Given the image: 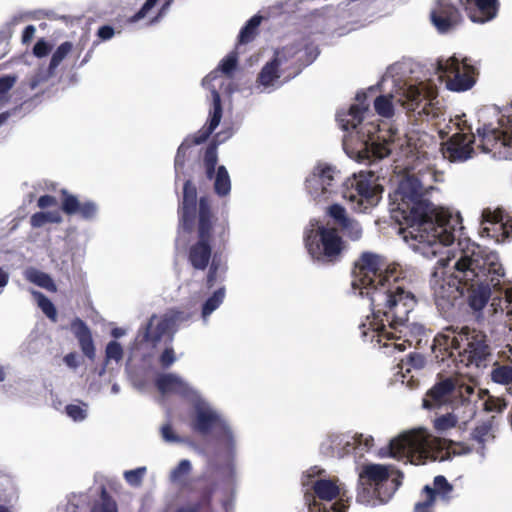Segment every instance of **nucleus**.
Instances as JSON below:
<instances>
[{
    "instance_id": "1",
    "label": "nucleus",
    "mask_w": 512,
    "mask_h": 512,
    "mask_svg": "<svg viewBox=\"0 0 512 512\" xmlns=\"http://www.w3.org/2000/svg\"><path fill=\"white\" fill-rule=\"evenodd\" d=\"M352 287L359 290L361 296L370 301L373 319L359 325L364 340L378 343L382 339L399 341L403 328L406 327L409 313L416 306L417 300L410 290V280L404 275L398 264H388L385 257L363 252L355 261L352 270ZM399 351L411 346L403 340L395 342Z\"/></svg>"
},
{
    "instance_id": "2",
    "label": "nucleus",
    "mask_w": 512,
    "mask_h": 512,
    "mask_svg": "<svg viewBox=\"0 0 512 512\" xmlns=\"http://www.w3.org/2000/svg\"><path fill=\"white\" fill-rule=\"evenodd\" d=\"M433 179L434 171L428 164L418 161L406 167L398 187L389 195L391 213L400 225H406L405 240L448 246L455 240L454 231L461 218L457 215L453 219L447 210L435 207L425 198Z\"/></svg>"
},
{
    "instance_id": "3",
    "label": "nucleus",
    "mask_w": 512,
    "mask_h": 512,
    "mask_svg": "<svg viewBox=\"0 0 512 512\" xmlns=\"http://www.w3.org/2000/svg\"><path fill=\"white\" fill-rule=\"evenodd\" d=\"M455 268L462 274L461 296L465 297L468 307L479 317L490 300L491 287L500 286L501 278L505 275L504 268L496 254L487 253L475 243L463 250Z\"/></svg>"
},
{
    "instance_id": "4",
    "label": "nucleus",
    "mask_w": 512,
    "mask_h": 512,
    "mask_svg": "<svg viewBox=\"0 0 512 512\" xmlns=\"http://www.w3.org/2000/svg\"><path fill=\"white\" fill-rule=\"evenodd\" d=\"M433 351L441 352V360L457 355L465 366L480 367L491 356L492 348L487 334L468 325H449L436 334Z\"/></svg>"
},
{
    "instance_id": "5",
    "label": "nucleus",
    "mask_w": 512,
    "mask_h": 512,
    "mask_svg": "<svg viewBox=\"0 0 512 512\" xmlns=\"http://www.w3.org/2000/svg\"><path fill=\"white\" fill-rule=\"evenodd\" d=\"M197 241L188 251V260L196 270H205L212 256V246L217 249H225L230 236L228 220H218L214 217L208 198L199 200L197 217Z\"/></svg>"
},
{
    "instance_id": "6",
    "label": "nucleus",
    "mask_w": 512,
    "mask_h": 512,
    "mask_svg": "<svg viewBox=\"0 0 512 512\" xmlns=\"http://www.w3.org/2000/svg\"><path fill=\"white\" fill-rule=\"evenodd\" d=\"M439 444L438 438L426 429L418 428L392 439L386 448L380 450V455L420 465L425 464L428 459H436L435 451Z\"/></svg>"
},
{
    "instance_id": "7",
    "label": "nucleus",
    "mask_w": 512,
    "mask_h": 512,
    "mask_svg": "<svg viewBox=\"0 0 512 512\" xmlns=\"http://www.w3.org/2000/svg\"><path fill=\"white\" fill-rule=\"evenodd\" d=\"M304 246L312 260L321 265H335L343 259L348 244L338 228L329 225H317L305 229Z\"/></svg>"
},
{
    "instance_id": "8",
    "label": "nucleus",
    "mask_w": 512,
    "mask_h": 512,
    "mask_svg": "<svg viewBox=\"0 0 512 512\" xmlns=\"http://www.w3.org/2000/svg\"><path fill=\"white\" fill-rule=\"evenodd\" d=\"M437 72L441 78L446 79V87L450 91L464 92L476 83L477 70L468 58L460 61L456 56H451L446 60H438Z\"/></svg>"
},
{
    "instance_id": "9",
    "label": "nucleus",
    "mask_w": 512,
    "mask_h": 512,
    "mask_svg": "<svg viewBox=\"0 0 512 512\" xmlns=\"http://www.w3.org/2000/svg\"><path fill=\"white\" fill-rule=\"evenodd\" d=\"M211 94L213 108L209 113V119L200 130H198L193 135L187 136L178 147L174 159V166L176 171L182 170L184 168L186 162V155L189 148H191L194 145L204 143L214 132V130L217 128L221 121L223 114L221 96L215 88L211 90Z\"/></svg>"
},
{
    "instance_id": "10",
    "label": "nucleus",
    "mask_w": 512,
    "mask_h": 512,
    "mask_svg": "<svg viewBox=\"0 0 512 512\" xmlns=\"http://www.w3.org/2000/svg\"><path fill=\"white\" fill-rule=\"evenodd\" d=\"M191 428L202 436L217 432V440L222 443L229 453L235 448L233 433L220 415L210 408L198 407L191 422Z\"/></svg>"
},
{
    "instance_id": "11",
    "label": "nucleus",
    "mask_w": 512,
    "mask_h": 512,
    "mask_svg": "<svg viewBox=\"0 0 512 512\" xmlns=\"http://www.w3.org/2000/svg\"><path fill=\"white\" fill-rule=\"evenodd\" d=\"M436 98L437 95L433 90L425 91L423 88L411 85L404 93L402 105L416 121H424L440 115L441 110Z\"/></svg>"
},
{
    "instance_id": "12",
    "label": "nucleus",
    "mask_w": 512,
    "mask_h": 512,
    "mask_svg": "<svg viewBox=\"0 0 512 512\" xmlns=\"http://www.w3.org/2000/svg\"><path fill=\"white\" fill-rule=\"evenodd\" d=\"M382 189L372 184L371 180L360 174L349 181L343 191V197L355 204L354 209L359 212H366L378 204L381 198Z\"/></svg>"
},
{
    "instance_id": "13",
    "label": "nucleus",
    "mask_w": 512,
    "mask_h": 512,
    "mask_svg": "<svg viewBox=\"0 0 512 512\" xmlns=\"http://www.w3.org/2000/svg\"><path fill=\"white\" fill-rule=\"evenodd\" d=\"M430 20L439 33L445 34L461 25L463 16L450 0H436L430 12Z\"/></svg>"
},
{
    "instance_id": "14",
    "label": "nucleus",
    "mask_w": 512,
    "mask_h": 512,
    "mask_svg": "<svg viewBox=\"0 0 512 512\" xmlns=\"http://www.w3.org/2000/svg\"><path fill=\"white\" fill-rule=\"evenodd\" d=\"M462 274L456 277H447L436 280L433 286V296L438 309L450 310L455 301L461 296Z\"/></svg>"
},
{
    "instance_id": "15",
    "label": "nucleus",
    "mask_w": 512,
    "mask_h": 512,
    "mask_svg": "<svg viewBox=\"0 0 512 512\" xmlns=\"http://www.w3.org/2000/svg\"><path fill=\"white\" fill-rule=\"evenodd\" d=\"M194 481L201 483V487L197 490L198 498L195 501L179 505L173 512H214L213 497L217 490V483L209 480L206 475H201Z\"/></svg>"
},
{
    "instance_id": "16",
    "label": "nucleus",
    "mask_w": 512,
    "mask_h": 512,
    "mask_svg": "<svg viewBox=\"0 0 512 512\" xmlns=\"http://www.w3.org/2000/svg\"><path fill=\"white\" fill-rule=\"evenodd\" d=\"M474 135L455 133L443 145L442 151L445 158L451 162L465 161L474 153Z\"/></svg>"
},
{
    "instance_id": "17",
    "label": "nucleus",
    "mask_w": 512,
    "mask_h": 512,
    "mask_svg": "<svg viewBox=\"0 0 512 512\" xmlns=\"http://www.w3.org/2000/svg\"><path fill=\"white\" fill-rule=\"evenodd\" d=\"M468 18L473 23L484 24L496 18L499 9V0H459Z\"/></svg>"
},
{
    "instance_id": "18",
    "label": "nucleus",
    "mask_w": 512,
    "mask_h": 512,
    "mask_svg": "<svg viewBox=\"0 0 512 512\" xmlns=\"http://www.w3.org/2000/svg\"><path fill=\"white\" fill-rule=\"evenodd\" d=\"M455 390V381L448 377L436 382L423 398L422 406L425 409H438L450 402Z\"/></svg>"
},
{
    "instance_id": "19",
    "label": "nucleus",
    "mask_w": 512,
    "mask_h": 512,
    "mask_svg": "<svg viewBox=\"0 0 512 512\" xmlns=\"http://www.w3.org/2000/svg\"><path fill=\"white\" fill-rule=\"evenodd\" d=\"M62 202L61 209L68 215H78L83 220H92L98 212V205L92 200L80 202L79 199L70 194L66 189L61 190Z\"/></svg>"
},
{
    "instance_id": "20",
    "label": "nucleus",
    "mask_w": 512,
    "mask_h": 512,
    "mask_svg": "<svg viewBox=\"0 0 512 512\" xmlns=\"http://www.w3.org/2000/svg\"><path fill=\"white\" fill-rule=\"evenodd\" d=\"M357 104L350 106L347 112L337 114V120L344 131L356 129L363 121L365 112L368 111L367 93L358 92L355 97Z\"/></svg>"
},
{
    "instance_id": "21",
    "label": "nucleus",
    "mask_w": 512,
    "mask_h": 512,
    "mask_svg": "<svg viewBox=\"0 0 512 512\" xmlns=\"http://www.w3.org/2000/svg\"><path fill=\"white\" fill-rule=\"evenodd\" d=\"M197 204V189L191 180L183 185V199L179 207V217L183 229L190 232L193 228Z\"/></svg>"
},
{
    "instance_id": "22",
    "label": "nucleus",
    "mask_w": 512,
    "mask_h": 512,
    "mask_svg": "<svg viewBox=\"0 0 512 512\" xmlns=\"http://www.w3.org/2000/svg\"><path fill=\"white\" fill-rule=\"evenodd\" d=\"M174 324L175 319L172 317L153 315L146 324L142 341L155 346L163 337L170 334Z\"/></svg>"
},
{
    "instance_id": "23",
    "label": "nucleus",
    "mask_w": 512,
    "mask_h": 512,
    "mask_svg": "<svg viewBox=\"0 0 512 512\" xmlns=\"http://www.w3.org/2000/svg\"><path fill=\"white\" fill-rule=\"evenodd\" d=\"M327 215L333 219L334 224L337 225L343 232L352 240H358L362 235V228L360 224L350 218L343 206L340 204H332L327 207Z\"/></svg>"
},
{
    "instance_id": "24",
    "label": "nucleus",
    "mask_w": 512,
    "mask_h": 512,
    "mask_svg": "<svg viewBox=\"0 0 512 512\" xmlns=\"http://www.w3.org/2000/svg\"><path fill=\"white\" fill-rule=\"evenodd\" d=\"M155 386L162 394L175 393L182 397H189L193 394L189 384L172 373L159 375L155 380Z\"/></svg>"
},
{
    "instance_id": "25",
    "label": "nucleus",
    "mask_w": 512,
    "mask_h": 512,
    "mask_svg": "<svg viewBox=\"0 0 512 512\" xmlns=\"http://www.w3.org/2000/svg\"><path fill=\"white\" fill-rule=\"evenodd\" d=\"M71 330L77 338L83 354L93 361L95 359V345L88 325L82 319L75 318L71 322Z\"/></svg>"
},
{
    "instance_id": "26",
    "label": "nucleus",
    "mask_w": 512,
    "mask_h": 512,
    "mask_svg": "<svg viewBox=\"0 0 512 512\" xmlns=\"http://www.w3.org/2000/svg\"><path fill=\"white\" fill-rule=\"evenodd\" d=\"M302 48L299 44L293 43L278 49L274 53L273 59L283 67V70L290 68L299 69L301 64H298L297 55L301 52Z\"/></svg>"
},
{
    "instance_id": "27",
    "label": "nucleus",
    "mask_w": 512,
    "mask_h": 512,
    "mask_svg": "<svg viewBox=\"0 0 512 512\" xmlns=\"http://www.w3.org/2000/svg\"><path fill=\"white\" fill-rule=\"evenodd\" d=\"M314 494L320 499L325 501H332L340 494V489L337 484L330 479L316 480L312 486Z\"/></svg>"
},
{
    "instance_id": "28",
    "label": "nucleus",
    "mask_w": 512,
    "mask_h": 512,
    "mask_svg": "<svg viewBox=\"0 0 512 512\" xmlns=\"http://www.w3.org/2000/svg\"><path fill=\"white\" fill-rule=\"evenodd\" d=\"M25 279L41 288L46 289L49 292H56L57 286L54 283L51 276L45 272H42L36 268H27L24 272Z\"/></svg>"
},
{
    "instance_id": "29",
    "label": "nucleus",
    "mask_w": 512,
    "mask_h": 512,
    "mask_svg": "<svg viewBox=\"0 0 512 512\" xmlns=\"http://www.w3.org/2000/svg\"><path fill=\"white\" fill-rule=\"evenodd\" d=\"M360 478L366 479L369 484L377 486L388 480L389 472L386 467L380 464H369L363 467Z\"/></svg>"
},
{
    "instance_id": "30",
    "label": "nucleus",
    "mask_w": 512,
    "mask_h": 512,
    "mask_svg": "<svg viewBox=\"0 0 512 512\" xmlns=\"http://www.w3.org/2000/svg\"><path fill=\"white\" fill-rule=\"evenodd\" d=\"M280 67L274 59L267 62L259 72L257 82L265 87L272 85L281 76Z\"/></svg>"
},
{
    "instance_id": "31",
    "label": "nucleus",
    "mask_w": 512,
    "mask_h": 512,
    "mask_svg": "<svg viewBox=\"0 0 512 512\" xmlns=\"http://www.w3.org/2000/svg\"><path fill=\"white\" fill-rule=\"evenodd\" d=\"M305 186L307 192L314 198L319 199L322 196H325L326 194H329L330 188L325 186L322 181L321 177L316 171V168L314 167L312 173L306 178Z\"/></svg>"
},
{
    "instance_id": "32",
    "label": "nucleus",
    "mask_w": 512,
    "mask_h": 512,
    "mask_svg": "<svg viewBox=\"0 0 512 512\" xmlns=\"http://www.w3.org/2000/svg\"><path fill=\"white\" fill-rule=\"evenodd\" d=\"M490 377L491 380L497 384H512V362L507 364L495 362L492 366Z\"/></svg>"
},
{
    "instance_id": "33",
    "label": "nucleus",
    "mask_w": 512,
    "mask_h": 512,
    "mask_svg": "<svg viewBox=\"0 0 512 512\" xmlns=\"http://www.w3.org/2000/svg\"><path fill=\"white\" fill-rule=\"evenodd\" d=\"M483 218L486 222L500 224V226L503 228L504 236L508 237L510 233H512V220H510L502 210L497 209L495 211H484Z\"/></svg>"
},
{
    "instance_id": "34",
    "label": "nucleus",
    "mask_w": 512,
    "mask_h": 512,
    "mask_svg": "<svg viewBox=\"0 0 512 512\" xmlns=\"http://www.w3.org/2000/svg\"><path fill=\"white\" fill-rule=\"evenodd\" d=\"M262 21V17L254 15L242 27L238 36V44H247L254 40L258 33V27Z\"/></svg>"
},
{
    "instance_id": "35",
    "label": "nucleus",
    "mask_w": 512,
    "mask_h": 512,
    "mask_svg": "<svg viewBox=\"0 0 512 512\" xmlns=\"http://www.w3.org/2000/svg\"><path fill=\"white\" fill-rule=\"evenodd\" d=\"M426 364L425 357L420 353H410L405 359H402L399 366L402 373V382H405V378L410 374L411 369L420 370Z\"/></svg>"
},
{
    "instance_id": "36",
    "label": "nucleus",
    "mask_w": 512,
    "mask_h": 512,
    "mask_svg": "<svg viewBox=\"0 0 512 512\" xmlns=\"http://www.w3.org/2000/svg\"><path fill=\"white\" fill-rule=\"evenodd\" d=\"M214 191L218 196H227L231 191V181L225 166H218L214 181Z\"/></svg>"
},
{
    "instance_id": "37",
    "label": "nucleus",
    "mask_w": 512,
    "mask_h": 512,
    "mask_svg": "<svg viewBox=\"0 0 512 512\" xmlns=\"http://www.w3.org/2000/svg\"><path fill=\"white\" fill-rule=\"evenodd\" d=\"M315 168L321 177L322 183L330 188L329 194H331L337 185L339 172L334 166L328 164H318Z\"/></svg>"
},
{
    "instance_id": "38",
    "label": "nucleus",
    "mask_w": 512,
    "mask_h": 512,
    "mask_svg": "<svg viewBox=\"0 0 512 512\" xmlns=\"http://www.w3.org/2000/svg\"><path fill=\"white\" fill-rule=\"evenodd\" d=\"M72 50L73 44L70 41H65L57 47V49L52 54L50 63L48 65L49 75L55 74V71L58 68V66L68 56V54L71 53Z\"/></svg>"
},
{
    "instance_id": "39",
    "label": "nucleus",
    "mask_w": 512,
    "mask_h": 512,
    "mask_svg": "<svg viewBox=\"0 0 512 512\" xmlns=\"http://www.w3.org/2000/svg\"><path fill=\"white\" fill-rule=\"evenodd\" d=\"M62 222V216L58 211H48V212H36L30 217V225L33 228H40L44 226L46 223H55L59 224Z\"/></svg>"
},
{
    "instance_id": "40",
    "label": "nucleus",
    "mask_w": 512,
    "mask_h": 512,
    "mask_svg": "<svg viewBox=\"0 0 512 512\" xmlns=\"http://www.w3.org/2000/svg\"><path fill=\"white\" fill-rule=\"evenodd\" d=\"M494 419L495 417L492 416L490 419L478 424L471 432V439L484 447L487 439L490 436L493 437L491 432Z\"/></svg>"
},
{
    "instance_id": "41",
    "label": "nucleus",
    "mask_w": 512,
    "mask_h": 512,
    "mask_svg": "<svg viewBox=\"0 0 512 512\" xmlns=\"http://www.w3.org/2000/svg\"><path fill=\"white\" fill-rule=\"evenodd\" d=\"M91 512H118L116 501L108 493L105 487H102L100 501L94 503Z\"/></svg>"
},
{
    "instance_id": "42",
    "label": "nucleus",
    "mask_w": 512,
    "mask_h": 512,
    "mask_svg": "<svg viewBox=\"0 0 512 512\" xmlns=\"http://www.w3.org/2000/svg\"><path fill=\"white\" fill-rule=\"evenodd\" d=\"M477 134L481 139V146L485 150H490V146L493 147L501 136V132L499 130L491 128L490 126L478 128Z\"/></svg>"
},
{
    "instance_id": "43",
    "label": "nucleus",
    "mask_w": 512,
    "mask_h": 512,
    "mask_svg": "<svg viewBox=\"0 0 512 512\" xmlns=\"http://www.w3.org/2000/svg\"><path fill=\"white\" fill-rule=\"evenodd\" d=\"M225 297L224 287L216 290L202 306V317L206 319L213 311H215L223 302Z\"/></svg>"
},
{
    "instance_id": "44",
    "label": "nucleus",
    "mask_w": 512,
    "mask_h": 512,
    "mask_svg": "<svg viewBox=\"0 0 512 512\" xmlns=\"http://www.w3.org/2000/svg\"><path fill=\"white\" fill-rule=\"evenodd\" d=\"M375 111L382 117L389 118L394 114L391 95H380L374 100Z\"/></svg>"
},
{
    "instance_id": "45",
    "label": "nucleus",
    "mask_w": 512,
    "mask_h": 512,
    "mask_svg": "<svg viewBox=\"0 0 512 512\" xmlns=\"http://www.w3.org/2000/svg\"><path fill=\"white\" fill-rule=\"evenodd\" d=\"M191 471V462L187 459H183L174 469L171 470L169 479L172 483L181 484L183 482V478L188 476Z\"/></svg>"
},
{
    "instance_id": "46",
    "label": "nucleus",
    "mask_w": 512,
    "mask_h": 512,
    "mask_svg": "<svg viewBox=\"0 0 512 512\" xmlns=\"http://www.w3.org/2000/svg\"><path fill=\"white\" fill-rule=\"evenodd\" d=\"M33 296L36 298L38 306L43 313L51 320L56 321L57 311L54 304L41 292L32 291Z\"/></svg>"
},
{
    "instance_id": "47",
    "label": "nucleus",
    "mask_w": 512,
    "mask_h": 512,
    "mask_svg": "<svg viewBox=\"0 0 512 512\" xmlns=\"http://www.w3.org/2000/svg\"><path fill=\"white\" fill-rule=\"evenodd\" d=\"M17 82L16 75H4L0 77V105L9 101V92Z\"/></svg>"
},
{
    "instance_id": "48",
    "label": "nucleus",
    "mask_w": 512,
    "mask_h": 512,
    "mask_svg": "<svg viewBox=\"0 0 512 512\" xmlns=\"http://www.w3.org/2000/svg\"><path fill=\"white\" fill-rule=\"evenodd\" d=\"M508 407V402L501 397L489 395L483 403L486 412L502 413Z\"/></svg>"
},
{
    "instance_id": "49",
    "label": "nucleus",
    "mask_w": 512,
    "mask_h": 512,
    "mask_svg": "<svg viewBox=\"0 0 512 512\" xmlns=\"http://www.w3.org/2000/svg\"><path fill=\"white\" fill-rule=\"evenodd\" d=\"M457 422V417L454 414L447 413L445 415L437 417L433 421V427L437 432L442 433L455 427Z\"/></svg>"
},
{
    "instance_id": "50",
    "label": "nucleus",
    "mask_w": 512,
    "mask_h": 512,
    "mask_svg": "<svg viewBox=\"0 0 512 512\" xmlns=\"http://www.w3.org/2000/svg\"><path fill=\"white\" fill-rule=\"evenodd\" d=\"M238 64V53L236 51L230 52L223 58L218 66V69L226 76H231L235 71Z\"/></svg>"
},
{
    "instance_id": "51",
    "label": "nucleus",
    "mask_w": 512,
    "mask_h": 512,
    "mask_svg": "<svg viewBox=\"0 0 512 512\" xmlns=\"http://www.w3.org/2000/svg\"><path fill=\"white\" fill-rule=\"evenodd\" d=\"M433 485L434 487H430V490L434 492V502L436 501L437 494L446 496L453 489L452 485L447 481V479L443 475L436 476L434 478Z\"/></svg>"
},
{
    "instance_id": "52",
    "label": "nucleus",
    "mask_w": 512,
    "mask_h": 512,
    "mask_svg": "<svg viewBox=\"0 0 512 512\" xmlns=\"http://www.w3.org/2000/svg\"><path fill=\"white\" fill-rule=\"evenodd\" d=\"M217 146L218 143L216 141L211 142L205 149L204 152V166H216L218 162L217 155Z\"/></svg>"
},
{
    "instance_id": "53",
    "label": "nucleus",
    "mask_w": 512,
    "mask_h": 512,
    "mask_svg": "<svg viewBox=\"0 0 512 512\" xmlns=\"http://www.w3.org/2000/svg\"><path fill=\"white\" fill-rule=\"evenodd\" d=\"M106 358L119 361L123 357V348L117 341H111L106 346Z\"/></svg>"
},
{
    "instance_id": "54",
    "label": "nucleus",
    "mask_w": 512,
    "mask_h": 512,
    "mask_svg": "<svg viewBox=\"0 0 512 512\" xmlns=\"http://www.w3.org/2000/svg\"><path fill=\"white\" fill-rule=\"evenodd\" d=\"M220 266H221L220 260H217L216 254H215L211 261L209 271L207 274V279H206V284L209 289L212 288L217 281V274L220 269Z\"/></svg>"
},
{
    "instance_id": "55",
    "label": "nucleus",
    "mask_w": 512,
    "mask_h": 512,
    "mask_svg": "<svg viewBox=\"0 0 512 512\" xmlns=\"http://www.w3.org/2000/svg\"><path fill=\"white\" fill-rule=\"evenodd\" d=\"M53 46L45 39H39L33 47V54L37 58H43L52 51Z\"/></svg>"
},
{
    "instance_id": "56",
    "label": "nucleus",
    "mask_w": 512,
    "mask_h": 512,
    "mask_svg": "<svg viewBox=\"0 0 512 512\" xmlns=\"http://www.w3.org/2000/svg\"><path fill=\"white\" fill-rule=\"evenodd\" d=\"M67 415L74 421H82L86 418V410L80 405L69 404L65 407Z\"/></svg>"
},
{
    "instance_id": "57",
    "label": "nucleus",
    "mask_w": 512,
    "mask_h": 512,
    "mask_svg": "<svg viewBox=\"0 0 512 512\" xmlns=\"http://www.w3.org/2000/svg\"><path fill=\"white\" fill-rule=\"evenodd\" d=\"M175 360V352L174 349L171 347L165 348L159 357V363L161 367L164 369L169 368L175 362Z\"/></svg>"
},
{
    "instance_id": "58",
    "label": "nucleus",
    "mask_w": 512,
    "mask_h": 512,
    "mask_svg": "<svg viewBox=\"0 0 512 512\" xmlns=\"http://www.w3.org/2000/svg\"><path fill=\"white\" fill-rule=\"evenodd\" d=\"M144 472L145 468L128 470L124 473V477L129 484L137 486L141 483Z\"/></svg>"
},
{
    "instance_id": "59",
    "label": "nucleus",
    "mask_w": 512,
    "mask_h": 512,
    "mask_svg": "<svg viewBox=\"0 0 512 512\" xmlns=\"http://www.w3.org/2000/svg\"><path fill=\"white\" fill-rule=\"evenodd\" d=\"M159 0H146L141 9L131 17V22H136L144 18L148 12L156 5Z\"/></svg>"
},
{
    "instance_id": "60",
    "label": "nucleus",
    "mask_w": 512,
    "mask_h": 512,
    "mask_svg": "<svg viewBox=\"0 0 512 512\" xmlns=\"http://www.w3.org/2000/svg\"><path fill=\"white\" fill-rule=\"evenodd\" d=\"M372 156L376 159H382L390 154V149L385 144L371 143Z\"/></svg>"
},
{
    "instance_id": "61",
    "label": "nucleus",
    "mask_w": 512,
    "mask_h": 512,
    "mask_svg": "<svg viewBox=\"0 0 512 512\" xmlns=\"http://www.w3.org/2000/svg\"><path fill=\"white\" fill-rule=\"evenodd\" d=\"M52 75H49V71L46 73L38 72L35 73L29 80V87L31 90L36 89L41 83L47 81Z\"/></svg>"
},
{
    "instance_id": "62",
    "label": "nucleus",
    "mask_w": 512,
    "mask_h": 512,
    "mask_svg": "<svg viewBox=\"0 0 512 512\" xmlns=\"http://www.w3.org/2000/svg\"><path fill=\"white\" fill-rule=\"evenodd\" d=\"M161 436L167 442H178L180 438L174 433L171 424L167 423L161 428Z\"/></svg>"
},
{
    "instance_id": "63",
    "label": "nucleus",
    "mask_w": 512,
    "mask_h": 512,
    "mask_svg": "<svg viewBox=\"0 0 512 512\" xmlns=\"http://www.w3.org/2000/svg\"><path fill=\"white\" fill-rule=\"evenodd\" d=\"M56 205H57V200L52 195L45 194V195L40 196L37 200V206L40 209H46L48 207H53Z\"/></svg>"
},
{
    "instance_id": "64",
    "label": "nucleus",
    "mask_w": 512,
    "mask_h": 512,
    "mask_svg": "<svg viewBox=\"0 0 512 512\" xmlns=\"http://www.w3.org/2000/svg\"><path fill=\"white\" fill-rule=\"evenodd\" d=\"M115 34V31L112 26L104 25L101 26L97 31V36L102 41L110 40Z\"/></svg>"
}]
</instances>
